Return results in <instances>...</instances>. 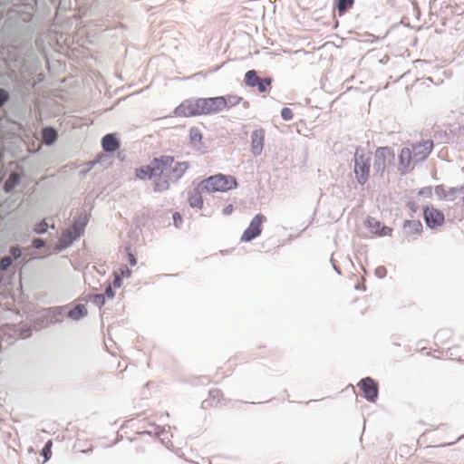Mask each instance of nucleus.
Instances as JSON below:
<instances>
[{
    "instance_id": "obj_1",
    "label": "nucleus",
    "mask_w": 464,
    "mask_h": 464,
    "mask_svg": "<svg viewBox=\"0 0 464 464\" xmlns=\"http://www.w3.org/2000/svg\"><path fill=\"white\" fill-rule=\"evenodd\" d=\"M188 169V162H178L171 156L162 155L136 169L135 176L139 179L154 178V190L162 192L169 188L170 181L179 179Z\"/></svg>"
},
{
    "instance_id": "obj_2",
    "label": "nucleus",
    "mask_w": 464,
    "mask_h": 464,
    "mask_svg": "<svg viewBox=\"0 0 464 464\" xmlns=\"http://www.w3.org/2000/svg\"><path fill=\"white\" fill-rule=\"evenodd\" d=\"M433 147V140L425 139L401 149L398 156V168L401 172L406 173L411 164L426 160L432 151Z\"/></svg>"
},
{
    "instance_id": "obj_3",
    "label": "nucleus",
    "mask_w": 464,
    "mask_h": 464,
    "mask_svg": "<svg viewBox=\"0 0 464 464\" xmlns=\"http://www.w3.org/2000/svg\"><path fill=\"white\" fill-rule=\"evenodd\" d=\"M394 152L390 147H379L373 152L372 176L382 179L394 163Z\"/></svg>"
},
{
    "instance_id": "obj_4",
    "label": "nucleus",
    "mask_w": 464,
    "mask_h": 464,
    "mask_svg": "<svg viewBox=\"0 0 464 464\" xmlns=\"http://www.w3.org/2000/svg\"><path fill=\"white\" fill-rule=\"evenodd\" d=\"M237 187V179L234 176L216 174L203 179L199 183V188L208 193L226 192Z\"/></svg>"
},
{
    "instance_id": "obj_5",
    "label": "nucleus",
    "mask_w": 464,
    "mask_h": 464,
    "mask_svg": "<svg viewBox=\"0 0 464 464\" xmlns=\"http://www.w3.org/2000/svg\"><path fill=\"white\" fill-rule=\"evenodd\" d=\"M353 161L355 179L359 184L364 185L368 182L370 178L372 158L363 151H359L357 150L354 153Z\"/></svg>"
},
{
    "instance_id": "obj_6",
    "label": "nucleus",
    "mask_w": 464,
    "mask_h": 464,
    "mask_svg": "<svg viewBox=\"0 0 464 464\" xmlns=\"http://www.w3.org/2000/svg\"><path fill=\"white\" fill-rule=\"evenodd\" d=\"M202 98L188 99L182 102L174 111L178 117L203 115Z\"/></svg>"
},
{
    "instance_id": "obj_7",
    "label": "nucleus",
    "mask_w": 464,
    "mask_h": 464,
    "mask_svg": "<svg viewBox=\"0 0 464 464\" xmlns=\"http://www.w3.org/2000/svg\"><path fill=\"white\" fill-rule=\"evenodd\" d=\"M84 227L85 223L74 222L72 228L64 230L60 238L59 247L62 249L70 246L74 239L83 233Z\"/></svg>"
},
{
    "instance_id": "obj_8",
    "label": "nucleus",
    "mask_w": 464,
    "mask_h": 464,
    "mask_svg": "<svg viewBox=\"0 0 464 464\" xmlns=\"http://www.w3.org/2000/svg\"><path fill=\"white\" fill-rule=\"evenodd\" d=\"M265 217L261 214H257L251 220L248 227L244 231L241 237V240L245 242L251 241L257 237L262 232V224L265 221Z\"/></svg>"
},
{
    "instance_id": "obj_9",
    "label": "nucleus",
    "mask_w": 464,
    "mask_h": 464,
    "mask_svg": "<svg viewBox=\"0 0 464 464\" xmlns=\"http://www.w3.org/2000/svg\"><path fill=\"white\" fill-rule=\"evenodd\" d=\"M203 115L216 114L226 109L224 96L202 98Z\"/></svg>"
},
{
    "instance_id": "obj_10",
    "label": "nucleus",
    "mask_w": 464,
    "mask_h": 464,
    "mask_svg": "<svg viewBox=\"0 0 464 464\" xmlns=\"http://www.w3.org/2000/svg\"><path fill=\"white\" fill-rule=\"evenodd\" d=\"M245 82L249 87L256 86L260 92H266L268 87H270L272 81L270 78L261 79L257 76L255 70H250L245 75Z\"/></svg>"
},
{
    "instance_id": "obj_11",
    "label": "nucleus",
    "mask_w": 464,
    "mask_h": 464,
    "mask_svg": "<svg viewBox=\"0 0 464 464\" xmlns=\"http://www.w3.org/2000/svg\"><path fill=\"white\" fill-rule=\"evenodd\" d=\"M423 214L427 226L431 228L440 227L444 223L443 213L433 207H426L423 209Z\"/></svg>"
},
{
    "instance_id": "obj_12",
    "label": "nucleus",
    "mask_w": 464,
    "mask_h": 464,
    "mask_svg": "<svg viewBox=\"0 0 464 464\" xmlns=\"http://www.w3.org/2000/svg\"><path fill=\"white\" fill-rule=\"evenodd\" d=\"M358 387L363 393V396L370 401H375L378 397V385L370 377L362 379L359 383Z\"/></svg>"
},
{
    "instance_id": "obj_13",
    "label": "nucleus",
    "mask_w": 464,
    "mask_h": 464,
    "mask_svg": "<svg viewBox=\"0 0 464 464\" xmlns=\"http://www.w3.org/2000/svg\"><path fill=\"white\" fill-rule=\"evenodd\" d=\"M265 144V130H255L251 135V152L254 156L261 155Z\"/></svg>"
},
{
    "instance_id": "obj_14",
    "label": "nucleus",
    "mask_w": 464,
    "mask_h": 464,
    "mask_svg": "<svg viewBox=\"0 0 464 464\" xmlns=\"http://www.w3.org/2000/svg\"><path fill=\"white\" fill-rule=\"evenodd\" d=\"M102 149L108 152H114L120 148L119 140L113 134H107L102 140Z\"/></svg>"
},
{
    "instance_id": "obj_15",
    "label": "nucleus",
    "mask_w": 464,
    "mask_h": 464,
    "mask_svg": "<svg viewBox=\"0 0 464 464\" xmlns=\"http://www.w3.org/2000/svg\"><path fill=\"white\" fill-rule=\"evenodd\" d=\"M199 187L198 188H194L190 192H188V201L190 207L197 208L198 209H201L203 208V198L201 196Z\"/></svg>"
},
{
    "instance_id": "obj_16",
    "label": "nucleus",
    "mask_w": 464,
    "mask_h": 464,
    "mask_svg": "<svg viewBox=\"0 0 464 464\" xmlns=\"http://www.w3.org/2000/svg\"><path fill=\"white\" fill-rule=\"evenodd\" d=\"M452 334L449 330H440L435 335L436 344L438 346H445L449 344Z\"/></svg>"
},
{
    "instance_id": "obj_17",
    "label": "nucleus",
    "mask_w": 464,
    "mask_h": 464,
    "mask_svg": "<svg viewBox=\"0 0 464 464\" xmlns=\"http://www.w3.org/2000/svg\"><path fill=\"white\" fill-rule=\"evenodd\" d=\"M88 314L87 308L84 304H77L74 308L69 311L68 317L72 320H79Z\"/></svg>"
},
{
    "instance_id": "obj_18",
    "label": "nucleus",
    "mask_w": 464,
    "mask_h": 464,
    "mask_svg": "<svg viewBox=\"0 0 464 464\" xmlns=\"http://www.w3.org/2000/svg\"><path fill=\"white\" fill-rule=\"evenodd\" d=\"M223 399V392L219 389H214L209 392V398L203 401L204 407L212 405V401H219Z\"/></svg>"
},
{
    "instance_id": "obj_19",
    "label": "nucleus",
    "mask_w": 464,
    "mask_h": 464,
    "mask_svg": "<svg viewBox=\"0 0 464 464\" xmlns=\"http://www.w3.org/2000/svg\"><path fill=\"white\" fill-rule=\"evenodd\" d=\"M354 0H337L336 9L339 15H343L348 9L353 6Z\"/></svg>"
},
{
    "instance_id": "obj_20",
    "label": "nucleus",
    "mask_w": 464,
    "mask_h": 464,
    "mask_svg": "<svg viewBox=\"0 0 464 464\" xmlns=\"http://www.w3.org/2000/svg\"><path fill=\"white\" fill-rule=\"evenodd\" d=\"M57 138V133L53 128H44L43 130V140L46 144H52Z\"/></svg>"
},
{
    "instance_id": "obj_21",
    "label": "nucleus",
    "mask_w": 464,
    "mask_h": 464,
    "mask_svg": "<svg viewBox=\"0 0 464 464\" xmlns=\"http://www.w3.org/2000/svg\"><path fill=\"white\" fill-rule=\"evenodd\" d=\"M19 175L15 172L12 173L9 178L6 179V181L5 182V185H4V188H5V191H10L11 189H13L18 183L19 181Z\"/></svg>"
},
{
    "instance_id": "obj_22",
    "label": "nucleus",
    "mask_w": 464,
    "mask_h": 464,
    "mask_svg": "<svg viewBox=\"0 0 464 464\" xmlns=\"http://www.w3.org/2000/svg\"><path fill=\"white\" fill-rule=\"evenodd\" d=\"M224 100L226 102L227 109L238 105L243 101V98L237 95L229 94L227 96H224Z\"/></svg>"
},
{
    "instance_id": "obj_23",
    "label": "nucleus",
    "mask_w": 464,
    "mask_h": 464,
    "mask_svg": "<svg viewBox=\"0 0 464 464\" xmlns=\"http://www.w3.org/2000/svg\"><path fill=\"white\" fill-rule=\"evenodd\" d=\"M189 138L192 143H200L202 134L198 128H191L189 130Z\"/></svg>"
},
{
    "instance_id": "obj_24",
    "label": "nucleus",
    "mask_w": 464,
    "mask_h": 464,
    "mask_svg": "<svg viewBox=\"0 0 464 464\" xmlns=\"http://www.w3.org/2000/svg\"><path fill=\"white\" fill-rule=\"evenodd\" d=\"M52 446L53 442L52 440H48L45 444V446L43 449V456L44 457V460H48L52 456Z\"/></svg>"
},
{
    "instance_id": "obj_25",
    "label": "nucleus",
    "mask_w": 464,
    "mask_h": 464,
    "mask_svg": "<svg viewBox=\"0 0 464 464\" xmlns=\"http://www.w3.org/2000/svg\"><path fill=\"white\" fill-rule=\"evenodd\" d=\"M406 227L413 229L417 233H420L422 230V225L420 221H407Z\"/></svg>"
},
{
    "instance_id": "obj_26",
    "label": "nucleus",
    "mask_w": 464,
    "mask_h": 464,
    "mask_svg": "<svg viewBox=\"0 0 464 464\" xmlns=\"http://www.w3.org/2000/svg\"><path fill=\"white\" fill-rule=\"evenodd\" d=\"M91 300L94 304L100 307L105 304L104 295H94L93 296H92Z\"/></svg>"
},
{
    "instance_id": "obj_27",
    "label": "nucleus",
    "mask_w": 464,
    "mask_h": 464,
    "mask_svg": "<svg viewBox=\"0 0 464 464\" xmlns=\"http://www.w3.org/2000/svg\"><path fill=\"white\" fill-rule=\"evenodd\" d=\"M47 223L44 220H42L40 223L35 225L34 231L37 234H42L47 230Z\"/></svg>"
},
{
    "instance_id": "obj_28",
    "label": "nucleus",
    "mask_w": 464,
    "mask_h": 464,
    "mask_svg": "<svg viewBox=\"0 0 464 464\" xmlns=\"http://www.w3.org/2000/svg\"><path fill=\"white\" fill-rule=\"evenodd\" d=\"M281 116L285 121H291L294 114L290 108L285 107L281 111Z\"/></svg>"
},
{
    "instance_id": "obj_29",
    "label": "nucleus",
    "mask_w": 464,
    "mask_h": 464,
    "mask_svg": "<svg viewBox=\"0 0 464 464\" xmlns=\"http://www.w3.org/2000/svg\"><path fill=\"white\" fill-rule=\"evenodd\" d=\"M121 277L129 278L131 276V270L127 266H121L117 273Z\"/></svg>"
},
{
    "instance_id": "obj_30",
    "label": "nucleus",
    "mask_w": 464,
    "mask_h": 464,
    "mask_svg": "<svg viewBox=\"0 0 464 464\" xmlns=\"http://www.w3.org/2000/svg\"><path fill=\"white\" fill-rule=\"evenodd\" d=\"M12 264V260L9 256H5L0 261V267L3 270H5L7 267H9Z\"/></svg>"
},
{
    "instance_id": "obj_31",
    "label": "nucleus",
    "mask_w": 464,
    "mask_h": 464,
    "mask_svg": "<svg viewBox=\"0 0 464 464\" xmlns=\"http://www.w3.org/2000/svg\"><path fill=\"white\" fill-rule=\"evenodd\" d=\"M10 253L11 255L13 256L14 258H18L21 256V249L18 247V246H13L11 249H10Z\"/></svg>"
},
{
    "instance_id": "obj_32",
    "label": "nucleus",
    "mask_w": 464,
    "mask_h": 464,
    "mask_svg": "<svg viewBox=\"0 0 464 464\" xmlns=\"http://www.w3.org/2000/svg\"><path fill=\"white\" fill-rule=\"evenodd\" d=\"M7 98H8L7 92L5 90L0 89V106L5 103V102L7 100Z\"/></svg>"
},
{
    "instance_id": "obj_33",
    "label": "nucleus",
    "mask_w": 464,
    "mask_h": 464,
    "mask_svg": "<svg viewBox=\"0 0 464 464\" xmlns=\"http://www.w3.org/2000/svg\"><path fill=\"white\" fill-rule=\"evenodd\" d=\"M44 246V240L40 239V238H35L34 239L33 241V246L35 247V248H41Z\"/></svg>"
},
{
    "instance_id": "obj_34",
    "label": "nucleus",
    "mask_w": 464,
    "mask_h": 464,
    "mask_svg": "<svg viewBox=\"0 0 464 464\" xmlns=\"http://www.w3.org/2000/svg\"><path fill=\"white\" fill-rule=\"evenodd\" d=\"M107 296L108 298H113L114 297V292L111 288V285H108V287L105 290L104 297Z\"/></svg>"
},
{
    "instance_id": "obj_35",
    "label": "nucleus",
    "mask_w": 464,
    "mask_h": 464,
    "mask_svg": "<svg viewBox=\"0 0 464 464\" xmlns=\"http://www.w3.org/2000/svg\"><path fill=\"white\" fill-rule=\"evenodd\" d=\"M112 285H113L114 287H121V277L120 276V275L115 274V278L113 280Z\"/></svg>"
},
{
    "instance_id": "obj_36",
    "label": "nucleus",
    "mask_w": 464,
    "mask_h": 464,
    "mask_svg": "<svg viewBox=\"0 0 464 464\" xmlns=\"http://www.w3.org/2000/svg\"><path fill=\"white\" fill-rule=\"evenodd\" d=\"M173 219L176 226H179V223L182 221V218L179 213L176 212L173 214Z\"/></svg>"
},
{
    "instance_id": "obj_37",
    "label": "nucleus",
    "mask_w": 464,
    "mask_h": 464,
    "mask_svg": "<svg viewBox=\"0 0 464 464\" xmlns=\"http://www.w3.org/2000/svg\"><path fill=\"white\" fill-rule=\"evenodd\" d=\"M128 257H129V262H130V264L131 266H135V265H136V263H137V261H136V258H135L134 255H133V254H131V253H129Z\"/></svg>"
},
{
    "instance_id": "obj_38",
    "label": "nucleus",
    "mask_w": 464,
    "mask_h": 464,
    "mask_svg": "<svg viewBox=\"0 0 464 464\" xmlns=\"http://www.w3.org/2000/svg\"><path fill=\"white\" fill-rule=\"evenodd\" d=\"M248 104H249V103H248V102H244V105H245L246 107H247V106H248Z\"/></svg>"
}]
</instances>
